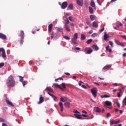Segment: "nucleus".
<instances>
[{
	"label": "nucleus",
	"instance_id": "obj_1",
	"mask_svg": "<svg viewBox=\"0 0 126 126\" xmlns=\"http://www.w3.org/2000/svg\"><path fill=\"white\" fill-rule=\"evenodd\" d=\"M6 84L9 88L14 87L15 86V81L13 78V76L10 75L6 80Z\"/></svg>",
	"mask_w": 126,
	"mask_h": 126
},
{
	"label": "nucleus",
	"instance_id": "obj_2",
	"mask_svg": "<svg viewBox=\"0 0 126 126\" xmlns=\"http://www.w3.org/2000/svg\"><path fill=\"white\" fill-rule=\"evenodd\" d=\"M53 85H54V86H55V87H57V88H59L62 91H64V89H65L66 88V87H65V83H63L62 84V87L61 86V85H58V83H54Z\"/></svg>",
	"mask_w": 126,
	"mask_h": 126
},
{
	"label": "nucleus",
	"instance_id": "obj_3",
	"mask_svg": "<svg viewBox=\"0 0 126 126\" xmlns=\"http://www.w3.org/2000/svg\"><path fill=\"white\" fill-rule=\"evenodd\" d=\"M91 91L94 98H96V97L97 96V92L98 91V90H97V88H93L91 89Z\"/></svg>",
	"mask_w": 126,
	"mask_h": 126
},
{
	"label": "nucleus",
	"instance_id": "obj_4",
	"mask_svg": "<svg viewBox=\"0 0 126 126\" xmlns=\"http://www.w3.org/2000/svg\"><path fill=\"white\" fill-rule=\"evenodd\" d=\"M60 101H61V102H66V101H67L68 102H71V100H70V99H69V98H67V97L66 96H62L60 98Z\"/></svg>",
	"mask_w": 126,
	"mask_h": 126
},
{
	"label": "nucleus",
	"instance_id": "obj_5",
	"mask_svg": "<svg viewBox=\"0 0 126 126\" xmlns=\"http://www.w3.org/2000/svg\"><path fill=\"white\" fill-rule=\"evenodd\" d=\"M120 26H121V27L123 26V24H122L120 22H116L115 25H113V28H114V29L117 30H118V28H119V27H120Z\"/></svg>",
	"mask_w": 126,
	"mask_h": 126
},
{
	"label": "nucleus",
	"instance_id": "obj_6",
	"mask_svg": "<svg viewBox=\"0 0 126 126\" xmlns=\"http://www.w3.org/2000/svg\"><path fill=\"white\" fill-rule=\"evenodd\" d=\"M85 51L88 55H90V54L93 52V50H92V49H91L90 47H87L85 49Z\"/></svg>",
	"mask_w": 126,
	"mask_h": 126
},
{
	"label": "nucleus",
	"instance_id": "obj_7",
	"mask_svg": "<svg viewBox=\"0 0 126 126\" xmlns=\"http://www.w3.org/2000/svg\"><path fill=\"white\" fill-rule=\"evenodd\" d=\"M2 52V57L4 59V58H6V54H5V50L3 48H0V53Z\"/></svg>",
	"mask_w": 126,
	"mask_h": 126
},
{
	"label": "nucleus",
	"instance_id": "obj_8",
	"mask_svg": "<svg viewBox=\"0 0 126 126\" xmlns=\"http://www.w3.org/2000/svg\"><path fill=\"white\" fill-rule=\"evenodd\" d=\"M118 124H120V120L116 121L114 119H111L110 121V125H117Z\"/></svg>",
	"mask_w": 126,
	"mask_h": 126
},
{
	"label": "nucleus",
	"instance_id": "obj_9",
	"mask_svg": "<svg viewBox=\"0 0 126 126\" xmlns=\"http://www.w3.org/2000/svg\"><path fill=\"white\" fill-rule=\"evenodd\" d=\"M110 106H112V102L111 101H106L104 102V104L103 105L104 108H106V107H110Z\"/></svg>",
	"mask_w": 126,
	"mask_h": 126
},
{
	"label": "nucleus",
	"instance_id": "obj_10",
	"mask_svg": "<svg viewBox=\"0 0 126 126\" xmlns=\"http://www.w3.org/2000/svg\"><path fill=\"white\" fill-rule=\"evenodd\" d=\"M66 7H67V2H63L61 5V8L62 9H65Z\"/></svg>",
	"mask_w": 126,
	"mask_h": 126
},
{
	"label": "nucleus",
	"instance_id": "obj_11",
	"mask_svg": "<svg viewBox=\"0 0 126 126\" xmlns=\"http://www.w3.org/2000/svg\"><path fill=\"white\" fill-rule=\"evenodd\" d=\"M111 67H112V65H111V64L107 65L105 66L104 67H103L102 69H103V70H109L110 69V68H111Z\"/></svg>",
	"mask_w": 126,
	"mask_h": 126
},
{
	"label": "nucleus",
	"instance_id": "obj_12",
	"mask_svg": "<svg viewBox=\"0 0 126 126\" xmlns=\"http://www.w3.org/2000/svg\"><path fill=\"white\" fill-rule=\"evenodd\" d=\"M78 5L82 6L83 5V0H77L76 1Z\"/></svg>",
	"mask_w": 126,
	"mask_h": 126
},
{
	"label": "nucleus",
	"instance_id": "obj_13",
	"mask_svg": "<svg viewBox=\"0 0 126 126\" xmlns=\"http://www.w3.org/2000/svg\"><path fill=\"white\" fill-rule=\"evenodd\" d=\"M5 102L7 103L8 105H9L10 106H11V107H14V105H13V103L12 102H10L7 98L5 99Z\"/></svg>",
	"mask_w": 126,
	"mask_h": 126
},
{
	"label": "nucleus",
	"instance_id": "obj_14",
	"mask_svg": "<svg viewBox=\"0 0 126 126\" xmlns=\"http://www.w3.org/2000/svg\"><path fill=\"white\" fill-rule=\"evenodd\" d=\"M20 36L21 37V44H23V39H24V32H21Z\"/></svg>",
	"mask_w": 126,
	"mask_h": 126
},
{
	"label": "nucleus",
	"instance_id": "obj_15",
	"mask_svg": "<svg viewBox=\"0 0 126 126\" xmlns=\"http://www.w3.org/2000/svg\"><path fill=\"white\" fill-rule=\"evenodd\" d=\"M64 106L65 108H70V103L67 101H65L64 103Z\"/></svg>",
	"mask_w": 126,
	"mask_h": 126
},
{
	"label": "nucleus",
	"instance_id": "obj_16",
	"mask_svg": "<svg viewBox=\"0 0 126 126\" xmlns=\"http://www.w3.org/2000/svg\"><path fill=\"white\" fill-rule=\"evenodd\" d=\"M45 91H49V92H51V93H54V91H53V89H52V88L50 87H47L46 89H45Z\"/></svg>",
	"mask_w": 126,
	"mask_h": 126
},
{
	"label": "nucleus",
	"instance_id": "obj_17",
	"mask_svg": "<svg viewBox=\"0 0 126 126\" xmlns=\"http://www.w3.org/2000/svg\"><path fill=\"white\" fill-rule=\"evenodd\" d=\"M0 39H2V40H5L6 39V36L3 33H1L0 32Z\"/></svg>",
	"mask_w": 126,
	"mask_h": 126
},
{
	"label": "nucleus",
	"instance_id": "obj_18",
	"mask_svg": "<svg viewBox=\"0 0 126 126\" xmlns=\"http://www.w3.org/2000/svg\"><path fill=\"white\" fill-rule=\"evenodd\" d=\"M59 105L61 108V112H63V102H60Z\"/></svg>",
	"mask_w": 126,
	"mask_h": 126
},
{
	"label": "nucleus",
	"instance_id": "obj_19",
	"mask_svg": "<svg viewBox=\"0 0 126 126\" xmlns=\"http://www.w3.org/2000/svg\"><path fill=\"white\" fill-rule=\"evenodd\" d=\"M44 102V97L42 96V95H40V96L39 97V101L38 103V104H41Z\"/></svg>",
	"mask_w": 126,
	"mask_h": 126
},
{
	"label": "nucleus",
	"instance_id": "obj_20",
	"mask_svg": "<svg viewBox=\"0 0 126 126\" xmlns=\"http://www.w3.org/2000/svg\"><path fill=\"white\" fill-rule=\"evenodd\" d=\"M92 47L94 51H98L99 50V47L96 45H92Z\"/></svg>",
	"mask_w": 126,
	"mask_h": 126
},
{
	"label": "nucleus",
	"instance_id": "obj_21",
	"mask_svg": "<svg viewBox=\"0 0 126 126\" xmlns=\"http://www.w3.org/2000/svg\"><path fill=\"white\" fill-rule=\"evenodd\" d=\"M94 110L96 113L101 112V109H100L98 107H94Z\"/></svg>",
	"mask_w": 126,
	"mask_h": 126
},
{
	"label": "nucleus",
	"instance_id": "obj_22",
	"mask_svg": "<svg viewBox=\"0 0 126 126\" xmlns=\"http://www.w3.org/2000/svg\"><path fill=\"white\" fill-rule=\"evenodd\" d=\"M74 116H75V117H76V119H78V120H81V119H82V117H80V116H81V115L74 114Z\"/></svg>",
	"mask_w": 126,
	"mask_h": 126
},
{
	"label": "nucleus",
	"instance_id": "obj_23",
	"mask_svg": "<svg viewBox=\"0 0 126 126\" xmlns=\"http://www.w3.org/2000/svg\"><path fill=\"white\" fill-rule=\"evenodd\" d=\"M108 38H110V36L106 32H105L104 34V40H106Z\"/></svg>",
	"mask_w": 126,
	"mask_h": 126
},
{
	"label": "nucleus",
	"instance_id": "obj_24",
	"mask_svg": "<svg viewBox=\"0 0 126 126\" xmlns=\"http://www.w3.org/2000/svg\"><path fill=\"white\" fill-rule=\"evenodd\" d=\"M76 40L77 39H73V38L71 39L72 42L73 43V44H74V45H77V44H78V42Z\"/></svg>",
	"mask_w": 126,
	"mask_h": 126
},
{
	"label": "nucleus",
	"instance_id": "obj_25",
	"mask_svg": "<svg viewBox=\"0 0 126 126\" xmlns=\"http://www.w3.org/2000/svg\"><path fill=\"white\" fill-rule=\"evenodd\" d=\"M53 28V24H51L48 26V31L49 32L52 31V29Z\"/></svg>",
	"mask_w": 126,
	"mask_h": 126
},
{
	"label": "nucleus",
	"instance_id": "obj_26",
	"mask_svg": "<svg viewBox=\"0 0 126 126\" xmlns=\"http://www.w3.org/2000/svg\"><path fill=\"white\" fill-rule=\"evenodd\" d=\"M81 40H84L86 39V36L85 35L82 34L81 35Z\"/></svg>",
	"mask_w": 126,
	"mask_h": 126
},
{
	"label": "nucleus",
	"instance_id": "obj_27",
	"mask_svg": "<svg viewBox=\"0 0 126 126\" xmlns=\"http://www.w3.org/2000/svg\"><path fill=\"white\" fill-rule=\"evenodd\" d=\"M51 35H52L51 36V39H54V37H56V36H57V33L55 32H52Z\"/></svg>",
	"mask_w": 126,
	"mask_h": 126
},
{
	"label": "nucleus",
	"instance_id": "obj_28",
	"mask_svg": "<svg viewBox=\"0 0 126 126\" xmlns=\"http://www.w3.org/2000/svg\"><path fill=\"white\" fill-rule=\"evenodd\" d=\"M118 90L119 92L117 93V97H118V98H120V97H121V94L122 93V89H119Z\"/></svg>",
	"mask_w": 126,
	"mask_h": 126
},
{
	"label": "nucleus",
	"instance_id": "obj_29",
	"mask_svg": "<svg viewBox=\"0 0 126 126\" xmlns=\"http://www.w3.org/2000/svg\"><path fill=\"white\" fill-rule=\"evenodd\" d=\"M89 8L90 13L91 14H93V12H94L93 8L92 7H89Z\"/></svg>",
	"mask_w": 126,
	"mask_h": 126
},
{
	"label": "nucleus",
	"instance_id": "obj_30",
	"mask_svg": "<svg viewBox=\"0 0 126 126\" xmlns=\"http://www.w3.org/2000/svg\"><path fill=\"white\" fill-rule=\"evenodd\" d=\"M78 37V33H75L74 34L73 38H72V39H77Z\"/></svg>",
	"mask_w": 126,
	"mask_h": 126
},
{
	"label": "nucleus",
	"instance_id": "obj_31",
	"mask_svg": "<svg viewBox=\"0 0 126 126\" xmlns=\"http://www.w3.org/2000/svg\"><path fill=\"white\" fill-rule=\"evenodd\" d=\"M97 26H98V24H97L96 22H94L93 23V27H94L95 28H96V27H97Z\"/></svg>",
	"mask_w": 126,
	"mask_h": 126
},
{
	"label": "nucleus",
	"instance_id": "obj_32",
	"mask_svg": "<svg viewBox=\"0 0 126 126\" xmlns=\"http://www.w3.org/2000/svg\"><path fill=\"white\" fill-rule=\"evenodd\" d=\"M92 41H93V39H89L87 41L86 43L88 44H91V43H92Z\"/></svg>",
	"mask_w": 126,
	"mask_h": 126
},
{
	"label": "nucleus",
	"instance_id": "obj_33",
	"mask_svg": "<svg viewBox=\"0 0 126 126\" xmlns=\"http://www.w3.org/2000/svg\"><path fill=\"white\" fill-rule=\"evenodd\" d=\"M90 18H91V20L92 21H93L95 19V16H94V15H90Z\"/></svg>",
	"mask_w": 126,
	"mask_h": 126
},
{
	"label": "nucleus",
	"instance_id": "obj_34",
	"mask_svg": "<svg viewBox=\"0 0 126 126\" xmlns=\"http://www.w3.org/2000/svg\"><path fill=\"white\" fill-rule=\"evenodd\" d=\"M91 5L92 6V7H95V2L93 0H92L91 2Z\"/></svg>",
	"mask_w": 126,
	"mask_h": 126
},
{
	"label": "nucleus",
	"instance_id": "obj_35",
	"mask_svg": "<svg viewBox=\"0 0 126 126\" xmlns=\"http://www.w3.org/2000/svg\"><path fill=\"white\" fill-rule=\"evenodd\" d=\"M65 27L66 30H67V31H68V32H69V31H70V29H69V27H68V26L67 25L65 24Z\"/></svg>",
	"mask_w": 126,
	"mask_h": 126
},
{
	"label": "nucleus",
	"instance_id": "obj_36",
	"mask_svg": "<svg viewBox=\"0 0 126 126\" xmlns=\"http://www.w3.org/2000/svg\"><path fill=\"white\" fill-rule=\"evenodd\" d=\"M69 20L71 21V22H73L74 21V18L71 16L68 17Z\"/></svg>",
	"mask_w": 126,
	"mask_h": 126
},
{
	"label": "nucleus",
	"instance_id": "obj_37",
	"mask_svg": "<svg viewBox=\"0 0 126 126\" xmlns=\"http://www.w3.org/2000/svg\"><path fill=\"white\" fill-rule=\"evenodd\" d=\"M114 41H115V43H116L117 45H118L119 46H120V44H121V42H120V41L117 39H115Z\"/></svg>",
	"mask_w": 126,
	"mask_h": 126
},
{
	"label": "nucleus",
	"instance_id": "obj_38",
	"mask_svg": "<svg viewBox=\"0 0 126 126\" xmlns=\"http://www.w3.org/2000/svg\"><path fill=\"white\" fill-rule=\"evenodd\" d=\"M68 8H69V9H72V8H73V5L72 4H69L68 6Z\"/></svg>",
	"mask_w": 126,
	"mask_h": 126
},
{
	"label": "nucleus",
	"instance_id": "obj_39",
	"mask_svg": "<svg viewBox=\"0 0 126 126\" xmlns=\"http://www.w3.org/2000/svg\"><path fill=\"white\" fill-rule=\"evenodd\" d=\"M63 38L65 39V40H70V38L66 35H63Z\"/></svg>",
	"mask_w": 126,
	"mask_h": 126
},
{
	"label": "nucleus",
	"instance_id": "obj_40",
	"mask_svg": "<svg viewBox=\"0 0 126 126\" xmlns=\"http://www.w3.org/2000/svg\"><path fill=\"white\" fill-rule=\"evenodd\" d=\"M110 96L107 94H104L101 96V98H109Z\"/></svg>",
	"mask_w": 126,
	"mask_h": 126
},
{
	"label": "nucleus",
	"instance_id": "obj_41",
	"mask_svg": "<svg viewBox=\"0 0 126 126\" xmlns=\"http://www.w3.org/2000/svg\"><path fill=\"white\" fill-rule=\"evenodd\" d=\"M92 37H93V38L97 37V33L95 32L93 34H92Z\"/></svg>",
	"mask_w": 126,
	"mask_h": 126
},
{
	"label": "nucleus",
	"instance_id": "obj_42",
	"mask_svg": "<svg viewBox=\"0 0 126 126\" xmlns=\"http://www.w3.org/2000/svg\"><path fill=\"white\" fill-rule=\"evenodd\" d=\"M73 113H74L75 114H80V112H78L77 110H74L73 111Z\"/></svg>",
	"mask_w": 126,
	"mask_h": 126
},
{
	"label": "nucleus",
	"instance_id": "obj_43",
	"mask_svg": "<svg viewBox=\"0 0 126 126\" xmlns=\"http://www.w3.org/2000/svg\"><path fill=\"white\" fill-rule=\"evenodd\" d=\"M119 46H121V47H125L126 45L125 44V43L120 42Z\"/></svg>",
	"mask_w": 126,
	"mask_h": 126
},
{
	"label": "nucleus",
	"instance_id": "obj_44",
	"mask_svg": "<svg viewBox=\"0 0 126 126\" xmlns=\"http://www.w3.org/2000/svg\"><path fill=\"white\" fill-rule=\"evenodd\" d=\"M74 50H77V51H79V50H80V48L77 47L76 46H74Z\"/></svg>",
	"mask_w": 126,
	"mask_h": 126
},
{
	"label": "nucleus",
	"instance_id": "obj_45",
	"mask_svg": "<svg viewBox=\"0 0 126 126\" xmlns=\"http://www.w3.org/2000/svg\"><path fill=\"white\" fill-rule=\"evenodd\" d=\"M63 80V79L62 78H59L58 79H55V82H57L58 81V80Z\"/></svg>",
	"mask_w": 126,
	"mask_h": 126
},
{
	"label": "nucleus",
	"instance_id": "obj_46",
	"mask_svg": "<svg viewBox=\"0 0 126 126\" xmlns=\"http://www.w3.org/2000/svg\"><path fill=\"white\" fill-rule=\"evenodd\" d=\"M2 66H4V63H0V67H2Z\"/></svg>",
	"mask_w": 126,
	"mask_h": 126
},
{
	"label": "nucleus",
	"instance_id": "obj_47",
	"mask_svg": "<svg viewBox=\"0 0 126 126\" xmlns=\"http://www.w3.org/2000/svg\"><path fill=\"white\" fill-rule=\"evenodd\" d=\"M48 94H49V95L50 96H51V97H52V98H53L54 96H55V95H54V94H51V93H50V92H48Z\"/></svg>",
	"mask_w": 126,
	"mask_h": 126
},
{
	"label": "nucleus",
	"instance_id": "obj_48",
	"mask_svg": "<svg viewBox=\"0 0 126 126\" xmlns=\"http://www.w3.org/2000/svg\"><path fill=\"white\" fill-rule=\"evenodd\" d=\"M69 23V21H68V20H65V24L66 25H67V24H68Z\"/></svg>",
	"mask_w": 126,
	"mask_h": 126
},
{
	"label": "nucleus",
	"instance_id": "obj_49",
	"mask_svg": "<svg viewBox=\"0 0 126 126\" xmlns=\"http://www.w3.org/2000/svg\"><path fill=\"white\" fill-rule=\"evenodd\" d=\"M20 81L22 82L23 81V77L20 76Z\"/></svg>",
	"mask_w": 126,
	"mask_h": 126
},
{
	"label": "nucleus",
	"instance_id": "obj_50",
	"mask_svg": "<svg viewBox=\"0 0 126 126\" xmlns=\"http://www.w3.org/2000/svg\"><path fill=\"white\" fill-rule=\"evenodd\" d=\"M53 100H54V101H57V99H58V98H57L56 96H55V95L53 96Z\"/></svg>",
	"mask_w": 126,
	"mask_h": 126
},
{
	"label": "nucleus",
	"instance_id": "obj_51",
	"mask_svg": "<svg viewBox=\"0 0 126 126\" xmlns=\"http://www.w3.org/2000/svg\"><path fill=\"white\" fill-rule=\"evenodd\" d=\"M121 36L123 38V39H125V40H126V35H121Z\"/></svg>",
	"mask_w": 126,
	"mask_h": 126
},
{
	"label": "nucleus",
	"instance_id": "obj_52",
	"mask_svg": "<svg viewBox=\"0 0 126 126\" xmlns=\"http://www.w3.org/2000/svg\"><path fill=\"white\" fill-rule=\"evenodd\" d=\"M117 106H118V108H120V107H121V104H120V103L117 102Z\"/></svg>",
	"mask_w": 126,
	"mask_h": 126
},
{
	"label": "nucleus",
	"instance_id": "obj_53",
	"mask_svg": "<svg viewBox=\"0 0 126 126\" xmlns=\"http://www.w3.org/2000/svg\"><path fill=\"white\" fill-rule=\"evenodd\" d=\"M70 25L71 26H72V27H74L75 26V25H74V24H73V23H70Z\"/></svg>",
	"mask_w": 126,
	"mask_h": 126
},
{
	"label": "nucleus",
	"instance_id": "obj_54",
	"mask_svg": "<svg viewBox=\"0 0 126 126\" xmlns=\"http://www.w3.org/2000/svg\"><path fill=\"white\" fill-rule=\"evenodd\" d=\"M109 43L110 45L112 46V47H113V46H114L113 45V42H112V41H109Z\"/></svg>",
	"mask_w": 126,
	"mask_h": 126
},
{
	"label": "nucleus",
	"instance_id": "obj_55",
	"mask_svg": "<svg viewBox=\"0 0 126 126\" xmlns=\"http://www.w3.org/2000/svg\"><path fill=\"white\" fill-rule=\"evenodd\" d=\"M97 3H98L99 5H101V3H100V0H96Z\"/></svg>",
	"mask_w": 126,
	"mask_h": 126
},
{
	"label": "nucleus",
	"instance_id": "obj_56",
	"mask_svg": "<svg viewBox=\"0 0 126 126\" xmlns=\"http://www.w3.org/2000/svg\"><path fill=\"white\" fill-rule=\"evenodd\" d=\"M64 74H65L66 75H67V76H69V75H70V74L67 72L64 73Z\"/></svg>",
	"mask_w": 126,
	"mask_h": 126
},
{
	"label": "nucleus",
	"instance_id": "obj_57",
	"mask_svg": "<svg viewBox=\"0 0 126 126\" xmlns=\"http://www.w3.org/2000/svg\"><path fill=\"white\" fill-rule=\"evenodd\" d=\"M22 83L23 86H25V85H26L25 81H22Z\"/></svg>",
	"mask_w": 126,
	"mask_h": 126
},
{
	"label": "nucleus",
	"instance_id": "obj_58",
	"mask_svg": "<svg viewBox=\"0 0 126 126\" xmlns=\"http://www.w3.org/2000/svg\"><path fill=\"white\" fill-rule=\"evenodd\" d=\"M81 87H82V88H84V89H86V88H87V87H86L85 85H82Z\"/></svg>",
	"mask_w": 126,
	"mask_h": 126
},
{
	"label": "nucleus",
	"instance_id": "obj_59",
	"mask_svg": "<svg viewBox=\"0 0 126 126\" xmlns=\"http://www.w3.org/2000/svg\"><path fill=\"white\" fill-rule=\"evenodd\" d=\"M81 116H82V117H84V118H87V117H88V115H86L85 114L81 115Z\"/></svg>",
	"mask_w": 126,
	"mask_h": 126
},
{
	"label": "nucleus",
	"instance_id": "obj_60",
	"mask_svg": "<svg viewBox=\"0 0 126 126\" xmlns=\"http://www.w3.org/2000/svg\"><path fill=\"white\" fill-rule=\"evenodd\" d=\"M0 122H4V119L0 118Z\"/></svg>",
	"mask_w": 126,
	"mask_h": 126
},
{
	"label": "nucleus",
	"instance_id": "obj_61",
	"mask_svg": "<svg viewBox=\"0 0 126 126\" xmlns=\"http://www.w3.org/2000/svg\"><path fill=\"white\" fill-rule=\"evenodd\" d=\"M2 126H7V125H6V124H5V123H2Z\"/></svg>",
	"mask_w": 126,
	"mask_h": 126
},
{
	"label": "nucleus",
	"instance_id": "obj_62",
	"mask_svg": "<svg viewBox=\"0 0 126 126\" xmlns=\"http://www.w3.org/2000/svg\"><path fill=\"white\" fill-rule=\"evenodd\" d=\"M62 30H63V29H62V28H58V31H61Z\"/></svg>",
	"mask_w": 126,
	"mask_h": 126
},
{
	"label": "nucleus",
	"instance_id": "obj_63",
	"mask_svg": "<svg viewBox=\"0 0 126 126\" xmlns=\"http://www.w3.org/2000/svg\"><path fill=\"white\" fill-rule=\"evenodd\" d=\"M110 116H111V114L110 113H107L106 117L107 118H109V117H110Z\"/></svg>",
	"mask_w": 126,
	"mask_h": 126
},
{
	"label": "nucleus",
	"instance_id": "obj_64",
	"mask_svg": "<svg viewBox=\"0 0 126 126\" xmlns=\"http://www.w3.org/2000/svg\"><path fill=\"white\" fill-rule=\"evenodd\" d=\"M82 113H83V114H87V112L85 111V110L82 111Z\"/></svg>",
	"mask_w": 126,
	"mask_h": 126
}]
</instances>
